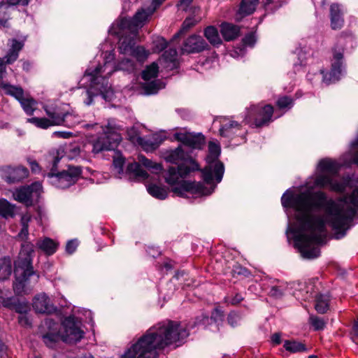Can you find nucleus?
Returning <instances> with one entry per match:
<instances>
[{
  "instance_id": "f257e3e1",
  "label": "nucleus",
  "mask_w": 358,
  "mask_h": 358,
  "mask_svg": "<svg viewBox=\"0 0 358 358\" xmlns=\"http://www.w3.org/2000/svg\"><path fill=\"white\" fill-rule=\"evenodd\" d=\"M281 203L285 208L295 210L296 227L291 229L296 247L302 256L314 259L320 256L316 245H322L326 238V224L334 231L336 239L344 237L352 226L358 208V189L338 201L328 199L321 191L313 194L301 192L297 194L284 193Z\"/></svg>"
},
{
  "instance_id": "f03ea898",
  "label": "nucleus",
  "mask_w": 358,
  "mask_h": 358,
  "mask_svg": "<svg viewBox=\"0 0 358 358\" xmlns=\"http://www.w3.org/2000/svg\"><path fill=\"white\" fill-rule=\"evenodd\" d=\"M166 162L176 164L177 167L170 166L164 172L165 182L171 187V191L178 196L185 197L187 193L202 196L210 195L213 190L208 189L201 182L183 180L191 172L199 169V166L182 146H178L165 154Z\"/></svg>"
},
{
  "instance_id": "7ed1b4c3",
  "label": "nucleus",
  "mask_w": 358,
  "mask_h": 358,
  "mask_svg": "<svg viewBox=\"0 0 358 358\" xmlns=\"http://www.w3.org/2000/svg\"><path fill=\"white\" fill-rule=\"evenodd\" d=\"M34 245L30 242H24L21 245V250L17 259L14 262L15 281L13 290L17 295L27 294L31 290V279L34 284L38 282L39 274L34 271L32 257Z\"/></svg>"
},
{
  "instance_id": "20e7f679",
  "label": "nucleus",
  "mask_w": 358,
  "mask_h": 358,
  "mask_svg": "<svg viewBox=\"0 0 358 358\" xmlns=\"http://www.w3.org/2000/svg\"><path fill=\"white\" fill-rule=\"evenodd\" d=\"M185 337H141L120 358H157V350L176 348L185 343Z\"/></svg>"
},
{
  "instance_id": "39448f33",
  "label": "nucleus",
  "mask_w": 358,
  "mask_h": 358,
  "mask_svg": "<svg viewBox=\"0 0 358 358\" xmlns=\"http://www.w3.org/2000/svg\"><path fill=\"white\" fill-rule=\"evenodd\" d=\"M339 169L340 165L336 162L329 159H322L318 164V173L314 180L315 186L320 188L327 187L338 192H344L350 180L344 178L342 182L336 180Z\"/></svg>"
},
{
  "instance_id": "423d86ee",
  "label": "nucleus",
  "mask_w": 358,
  "mask_h": 358,
  "mask_svg": "<svg viewBox=\"0 0 358 358\" xmlns=\"http://www.w3.org/2000/svg\"><path fill=\"white\" fill-rule=\"evenodd\" d=\"M108 66V62H106L103 66L99 64L93 70L87 69L83 78L89 82L90 90L99 93L104 99H111L113 95L108 77L103 76Z\"/></svg>"
},
{
  "instance_id": "0eeeda50",
  "label": "nucleus",
  "mask_w": 358,
  "mask_h": 358,
  "mask_svg": "<svg viewBox=\"0 0 358 358\" xmlns=\"http://www.w3.org/2000/svg\"><path fill=\"white\" fill-rule=\"evenodd\" d=\"M121 127L109 122L103 133L90 143L92 152L98 154L105 150H114L122 140Z\"/></svg>"
},
{
  "instance_id": "6e6552de",
  "label": "nucleus",
  "mask_w": 358,
  "mask_h": 358,
  "mask_svg": "<svg viewBox=\"0 0 358 358\" xmlns=\"http://www.w3.org/2000/svg\"><path fill=\"white\" fill-rule=\"evenodd\" d=\"M208 150L209 154L206 157L208 165L201 171L203 179L207 184H210L215 175L217 182H220L224 172V164L217 160L220 152V147L216 143L210 142Z\"/></svg>"
},
{
  "instance_id": "1a4fd4ad",
  "label": "nucleus",
  "mask_w": 358,
  "mask_h": 358,
  "mask_svg": "<svg viewBox=\"0 0 358 358\" xmlns=\"http://www.w3.org/2000/svg\"><path fill=\"white\" fill-rule=\"evenodd\" d=\"M59 159L55 157L53 160L51 171L45 176L50 180V182L57 188L65 189L73 185L81 175L82 171L80 166H69L66 171L55 173L54 168L57 166Z\"/></svg>"
},
{
  "instance_id": "9d476101",
  "label": "nucleus",
  "mask_w": 358,
  "mask_h": 358,
  "mask_svg": "<svg viewBox=\"0 0 358 358\" xmlns=\"http://www.w3.org/2000/svg\"><path fill=\"white\" fill-rule=\"evenodd\" d=\"M192 327L185 322L166 320L150 327L143 336H189Z\"/></svg>"
},
{
  "instance_id": "9b49d317",
  "label": "nucleus",
  "mask_w": 358,
  "mask_h": 358,
  "mask_svg": "<svg viewBox=\"0 0 358 358\" xmlns=\"http://www.w3.org/2000/svg\"><path fill=\"white\" fill-rule=\"evenodd\" d=\"M157 7L152 3L147 8H141L138 10L132 18H122L117 26L122 30L128 29V31L137 32L139 27H141L148 17L155 11Z\"/></svg>"
},
{
  "instance_id": "f8f14e48",
  "label": "nucleus",
  "mask_w": 358,
  "mask_h": 358,
  "mask_svg": "<svg viewBox=\"0 0 358 358\" xmlns=\"http://www.w3.org/2000/svg\"><path fill=\"white\" fill-rule=\"evenodd\" d=\"M273 113V108L270 104L264 106L252 105L247 112L245 121L249 123L253 120L256 127H262L267 125L271 121Z\"/></svg>"
},
{
  "instance_id": "ddd939ff",
  "label": "nucleus",
  "mask_w": 358,
  "mask_h": 358,
  "mask_svg": "<svg viewBox=\"0 0 358 358\" xmlns=\"http://www.w3.org/2000/svg\"><path fill=\"white\" fill-rule=\"evenodd\" d=\"M41 193V183L35 182L30 185L17 189L13 195L15 200L18 202L24 204L26 206H31L34 202L38 201Z\"/></svg>"
},
{
  "instance_id": "4468645a",
  "label": "nucleus",
  "mask_w": 358,
  "mask_h": 358,
  "mask_svg": "<svg viewBox=\"0 0 358 358\" xmlns=\"http://www.w3.org/2000/svg\"><path fill=\"white\" fill-rule=\"evenodd\" d=\"M344 48L343 46L336 45L333 49L334 62L331 64V71L324 73V71H321L323 74V82L329 85L338 81L342 73V59L343 58Z\"/></svg>"
},
{
  "instance_id": "2eb2a0df",
  "label": "nucleus",
  "mask_w": 358,
  "mask_h": 358,
  "mask_svg": "<svg viewBox=\"0 0 358 358\" xmlns=\"http://www.w3.org/2000/svg\"><path fill=\"white\" fill-rule=\"evenodd\" d=\"M28 176V169L22 166H4L0 168V176L9 184L20 182Z\"/></svg>"
},
{
  "instance_id": "dca6fc26",
  "label": "nucleus",
  "mask_w": 358,
  "mask_h": 358,
  "mask_svg": "<svg viewBox=\"0 0 358 358\" xmlns=\"http://www.w3.org/2000/svg\"><path fill=\"white\" fill-rule=\"evenodd\" d=\"M117 30H114L113 34L120 36L118 49L121 54L129 55L132 48L136 45L137 32L122 30L117 26Z\"/></svg>"
},
{
  "instance_id": "f3484780",
  "label": "nucleus",
  "mask_w": 358,
  "mask_h": 358,
  "mask_svg": "<svg viewBox=\"0 0 358 358\" xmlns=\"http://www.w3.org/2000/svg\"><path fill=\"white\" fill-rule=\"evenodd\" d=\"M44 110L49 117L48 119L50 120L54 126H73V124L69 122V120L73 117L71 113H63L58 107L45 106Z\"/></svg>"
},
{
  "instance_id": "a211bd4d",
  "label": "nucleus",
  "mask_w": 358,
  "mask_h": 358,
  "mask_svg": "<svg viewBox=\"0 0 358 358\" xmlns=\"http://www.w3.org/2000/svg\"><path fill=\"white\" fill-rule=\"evenodd\" d=\"M62 324L64 329L66 336H83L84 325L81 320L74 315L66 317Z\"/></svg>"
},
{
  "instance_id": "6ab92c4d",
  "label": "nucleus",
  "mask_w": 358,
  "mask_h": 358,
  "mask_svg": "<svg viewBox=\"0 0 358 358\" xmlns=\"http://www.w3.org/2000/svg\"><path fill=\"white\" fill-rule=\"evenodd\" d=\"M176 138L186 146L185 148L187 150L189 148L201 149L205 143L204 136L201 134L178 133L176 134Z\"/></svg>"
},
{
  "instance_id": "aec40b11",
  "label": "nucleus",
  "mask_w": 358,
  "mask_h": 358,
  "mask_svg": "<svg viewBox=\"0 0 358 358\" xmlns=\"http://www.w3.org/2000/svg\"><path fill=\"white\" fill-rule=\"evenodd\" d=\"M208 48V44L199 35H192L183 43L182 48L184 52L197 53Z\"/></svg>"
},
{
  "instance_id": "412c9836",
  "label": "nucleus",
  "mask_w": 358,
  "mask_h": 358,
  "mask_svg": "<svg viewBox=\"0 0 358 358\" xmlns=\"http://www.w3.org/2000/svg\"><path fill=\"white\" fill-rule=\"evenodd\" d=\"M26 39V36L22 37L20 39L15 38L8 39L7 43L8 50L4 56L6 64H11L17 59L19 53L22 50Z\"/></svg>"
},
{
  "instance_id": "4be33fe9",
  "label": "nucleus",
  "mask_w": 358,
  "mask_h": 358,
  "mask_svg": "<svg viewBox=\"0 0 358 358\" xmlns=\"http://www.w3.org/2000/svg\"><path fill=\"white\" fill-rule=\"evenodd\" d=\"M33 308L39 313L50 314L56 310V308L52 303L50 298L45 294L36 296L33 301Z\"/></svg>"
},
{
  "instance_id": "5701e85b",
  "label": "nucleus",
  "mask_w": 358,
  "mask_h": 358,
  "mask_svg": "<svg viewBox=\"0 0 358 358\" xmlns=\"http://www.w3.org/2000/svg\"><path fill=\"white\" fill-rule=\"evenodd\" d=\"M43 341L49 348H63V344H76L82 337H42Z\"/></svg>"
},
{
  "instance_id": "b1692460",
  "label": "nucleus",
  "mask_w": 358,
  "mask_h": 358,
  "mask_svg": "<svg viewBox=\"0 0 358 358\" xmlns=\"http://www.w3.org/2000/svg\"><path fill=\"white\" fill-rule=\"evenodd\" d=\"M125 175L129 180H143L148 178V173L144 171L141 164L136 162L131 163L127 166Z\"/></svg>"
},
{
  "instance_id": "393cba45",
  "label": "nucleus",
  "mask_w": 358,
  "mask_h": 358,
  "mask_svg": "<svg viewBox=\"0 0 358 358\" xmlns=\"http://www.w3.org/2000/svg\"><path fill=\"white\" fill-rule=\"evenodd\" d=\"M331 27L333 29H340L342 28L344 20L343 12L340 6L337 3H332L330 6Z\"/></svg>"
},
{
  "instance_id": "a878e982",
  "label": "nucleus",
  "mask_w": 358,
  "mask_h": 358,
  "mask_svg": "<svg viewBox=\"0 0 358 358\" xmlns=\"http://www.w3.org/2000/svg\"><path fill=\"white\" fill-rule=\"evenodd\" d=\"M220 33L225 41H231L239 36L240 28L237 25L224 22L220 25Z\"/></svg>"
},
{
  "instance_id": "bb28decb",
  "label": "nucleus",
  "mask_w": 358,
  "mask_h": 358,
  "mask_svg": "<svg viewBox=\"0 0 358 358\" xmlns=\"http://www.w3.org/2000/svg\"><path fill=\"white\" fill-rule=\"evenodd\" d=\"M0 88L4 90L6 94L13 96L18 101L24 96V90L21 87L12 85L4 80H0Z\"/></svg>"
},
{
  "instance_id": "cd10ccee",
  "label": "nucleus",
  "mask_w": 358,
  "mask_h": 358,
  "mask_svg": "<svg viewBox=\"0 0 358 358\" xmlns=\"http://www.w3.org/2000/svg\"><path fill=\"white\" fill-rule=\"evenodd\" d=\"M4 306L14 309L21 315L26 314L29 309L27 303H20L15 299L10 298L4 300L3 302Z\"/></svg>"
},
{
  "instance_id": "c85d7f7f",
  "label": "nucleus",
  "mask_w": 358,
  "mask_h": 358,
  "mask_svg": "<svg viewBox=\"0 0 358 358\" xmlns=\"http://www.w3.org/2000/svg\"><path fill=\"white\" fill-rule=\"evenodd\" d=\"M329 294H319L315 297V308L318 313L324 314L329 310Z\"/></svg>"
},
{
  "instance_id": "c756f323",
  "label": "nucleus",
  "mask_w": 358,
  "mask_h": 358,
  "mask_svg": "<svg viewBox=\"0 0 358 358\" xmlns=\"http://www.w3.org/2000/svg\"><path fill=\"white\" fill-rule=\"evenodd\" d=\"M12 273V260L9 257L0 259V280H7Z\"/></svg>"
},
{
  "instance_id": "7c9ffc66",
  "label": "nucleus",
  "mask_w": 358,
  "mask_h": 358,
  "mask_svg": "<svg viewBox=\"0 0 358 358\" xmlns=\"http://www.w3.org/2000/svg\"><path fill=\"white\" fill-rule=\"evenodd\" d=\"M204 36L208 42L214 45L218 46L222 44V39L220 37L218 30L214 26H208L204 29Z\"/></svg>"
},
{
  "instance_id": "2f4dec72",
  "label": "nucleus",
  "mask_w": 358,
  "mask_h": 358,
  "mask_svg": "<svg viewBox=\"0 0 358 358\" xmlns=\"http://www.w3.org/2000/svg\"><path fill=\"white\" fill-rule=\"evenodd\" d=\"M38 248L47 255H51L56 252L57 244L52 239L46 238L37 243Z\"/></svg>"
},
{
  "instance_id": "473e14b6",
  "label": "nucleus",
  "mask_w": 358,
  "mask_h": 358,
  "mask_svg": "<svg viewBox=\"0 0 358 358\" xmlns=\"http://www.w3.org/2000/svg\"><path fill=\"white\" fill-rule=\"evenodd\" d=\"M147 190L151 196L158 199H165L168 196L166 189L155 184L148 185Z\"/></svg>"
},
{
  "instance_id": "72a5a7b5",
  "label": "nucleus",
  "mask_w": 358,
  "mask_h": 358,
  "mask_svg": "<svg viewBox=\"0 0 358 358\" xmlns=\"http://www.w3.org/2000/svg\"><path fill=\"white\" fill-rule=\"evenodd\" d=\"M15 206L6 199H0V215L5 218L13 217L15 215Z\"/></svg>"
},
{
  "instance_id": "f704fd0d",
  "label": "nucleus",
  "mask_w": 358,
  "mask_h": 358,
  "mask_svg": "<svg viewBox=\"0 0 358 358\" xmlns=\"http://www.w3.org/2000/svg\"><path fill=\"white\" fill-rule=\"evenodd\" d=\"M284 348L287 351L292 353L306 351V348L302 343L295 340H286L284 342Z\"/></svg>"
},
{
  "instance_id": "c9c22d12",
  "label": "nucleus",
  "mask_w": 358,
  "mask_h": 358,
  "mask_svg": "<svg viewBox=\"0 0 358 358\" xmlns=\"http://www.w3.org/2000/svg\"><path fill=\"white\" fill-rule=\"evenodd\" d=\"M258 0H243L241 1L239 12L244 15L252 14L256 8Z\"/></svg>"
},
{
  "instance_id": "e433bc0d",
  "label": "nucleus",
  "mask_w": 358,
  "mask_h": 358,
  "mask_svg": "<svg viewBox=\"0 0 358 358\" xmlns=\"http://www.w3.org/2000/svg\"><path fill=\"white\" fill-rule=\"evenodd\" d=\"M138 161L141 164L150 170L153 173H158L162 169L161 164L153 162L143 155L138 156Z\"/></svg>"
},
{
  "instance_id": "4c0bfd02",
  "label": "nucleus",
  "mask_w": 358,
  "mask_h": 358,
  "mask_svg": "<svg viewBox=\"0 0 358 358\" xmlns=\"http://www.w3.org/2000/svg\"><path fill=\"white\" fill-rule=\"evenodd\" d=\"M19 102L27 115H33L37 103L33 98H25L23 96Z\"/></svg>"
},
{
  "instance_id": "58836bf2",
  "label": "nucleus",
  "mask_w": 358,
  "mask_h": 358,
  "mask_svg": "<svg viewBox=\"0 0 358 358\" xmlns=\"http://www.w3.org/2000/svg\"><path fill=\"white\" fill-rule=\"evenodd\" d=\"M159 72L158 65L153 62L150 66H148L142 72V78L145 81H149L151 79L155 78Z\"/></svg>"
},
{
  "instance_id": "ea45409f",
  "label": "nucleus",
  "mask_w": 358,
  "mask_h": 358,
  "mask_svg": "<svg viewBox=\"0 0 358 358\" xmlns=\"http://www.w3.org/2000/svg\"><path fill=\"white\" fill-rule=\"evenodd\" d=\"M27 122L34 124L36 127L46 129L52 126H54L50 120L46 117H31L27 119Z\"/></svg>"
},
{
  "instance_id": "a19ab883",
  "label": "nucleus",
  "mask_w": 358,
  "mask_h": 358,
  "mask_svg": "<svg viewBox=\"0 0 358 358\" xmlns=\"http://www.w3.org/2000/svg\"><path fill=\"white\" fill-rule=\"evenodd\" d=\"M178 52L175 48H169L162 55V59L166 63L172 64L171 68L176 67Z\"/></svg>"
},
{
  "instance_id": "79ce46f5",
  "label": "nucleus",
  "mask_w": 358,
  "mask_h": 358,
  "mask_svg": "<svg viewBox=\"0 0 358 358\" xmlns=\"http://www.w3.org/2000/svg\"><path fill=\"white\" fill-rule=\"evenodd\" d=\"M144 84L143 89L147 94H154L157 93L159 89L163 88L162 83L159 80H152Z\"/></svg>"
},
{
  "instance_id": "37998d69",
  "label": "nucleus",
  "mask_w": 358,
  "mask_h": 358,
  "mask_svg": "<svg viewBox=\"0 0 358 358\" xmlns=\"http://www.w3.org/2000/svg\"><path fill=\"white\" fill-rule=\"evenodd\" d=\"M149 52L145 50V49L142 46H136L134 45V48H132L129 55L133 56L137 60L140 62L145 61L148 57Z\"/></svg>"
},
{
  "instance_id": "c03bdc74",
  "label": "nucleus",
  "mask_w": 358,
  "mask_h": 358,
  "mask_svg": "<svg viewBox=\"0 0 358 358\" xmlns=\"http://www.w3.org/2000/svg\"><path fill=\"white\" fill-rule=\"evenodd\" d=\"M199 21V20H196L194 17H187L182 22L180 31L177 33L174 37H178L180 34L188 31L192 27L196 25Z\"/></svg>"
},
{
  "instance_id": "a18cd8bd",
  "label": "nucleus",
  "mask_w": 358,
  "mask_h": 358,
  "mask_svg": "<svg viewBox=\"0 0 358 358\" xmlns=\"http://www.w3.org/2000/svg\"><path fill=\"white\" fill-rule=\"evenodd\" d=\"M135 69L134 62L128 58L122 59L117 64L116 70L131 72Z\"/></svg>"
},
{
  "instance_id": "49530a36",
  "label": "nucleus",
  "mask_w": 358,
  "mask_h": 358,
  "mask_svg": "<svg viewBox=\"0 0 358 358\" xmlns=\"http://www.w3.org/2000/svg\"><path fill=\"white\" fill-rule=\"evenodd\" d=\"M124 164V158L122 156V155L117 153L115 157H113V166L115 169L117 173L118 174L117 177L121 178V175L124 173L123 172V166Z\"/></svg>"
},
{
  "instance_id": "de8ad7c7",
  "label": "nucleus",
  "mask_w": 358,
  "mask_h": 358,
  "mask_svg": "<svg viewBox=\"0 0 358 358\" xmlns=\"http://www.w3.org/2000/svg\"><path fill=\"white\" fill-rule=\"evenodd\" d=\"M242 319L241 315L236 311H231L227 316V322L232 327H237Z\"/></svg>"
},
{
  "instance_id": "09e8293b",
  "label": "nucleus",
  "mask_w": 358,
  "mask_h": 358,
  "mask_svg": "<svg viewBox=\"0 0 358 358\" xmlns=\"http://www.w3.org/2000/svg\"><path fill=\"white\" fill-rule=\"evenodd\" d=\"M240 124L236 122V121H231L229 123H227L224 124L220 129V133L223 136H230V131L233 128L237 127L239 128Z\"/></svg>"
},
{
  "instance_id": "8fccbe9b",
  "label": "nucleus",
  "mask_w": 358,
  "mask_h": 358,
  "mask_svg": "<svg viewBox=\"0 0 358 358\" xmlns=\"http://www.w3.org/2000/svg\"><path fill=\"white\" fill-rule=\"evenodd\" d=\"M7 3H0V13L2 12L4 9L8 8L10 6L15 5H22L27 6L28 5L29 0H6Z\"/></svg>"
},
{
  "instance_id": "3c124183",
  "label": "nucleus",
  "mask_w": 358,
  "mask_h": 358,
  "mask_svg": "<svg viewBox=\"0 0 358 358\" xmlns=\"http://www.w3.org/2000/svg\"><path fill=\"white\" fill-rule=\"evenodd\" d=\"M277 106L280 109L290 108L293 106V99L287 96L280 97L277 101Z\"/></svg>"
},
{
  "instance_id": "603ef678",
  "label": "nucleus",
  "mask_w": 358,
  "mask_h": 358,
  "mask_svg": "<svg viewBox=\"0 0 358 358\" xmlns=\"http://www.w3.org/2000/svg\"><path fill=\"white\" fill-rule=\"evenodd\" d=\"M232 273L234 276L243 275L245 277H248L250 275V272L246 268H244L239 264L234 266Z\"/></svg>"
},
{
  "instance_id": "864d4df0",
  "label": "nucleus",
  "mask_w": 358,
  "mask_h": 358,
  "mask_svg": "<svg viewBox=\"0 0 358 358\" xmlns=\"http://www.w3.org/2000/svg\"><path fill=\"white\" fill-rule=\"evenodd\" d=\"M310 324L314 328L315 330L318 331L321 330L324 327V321L317 317H310Z\"/></svg>"
},
{
  "instance_id": "5fc2aeb1",
  "label": "nucleus",
  "mask_w": 358,
  "mask_h": 358,
  "mask_svg": "<svg viewBox=\"0 0 358 358\" xmlns=\"http://www.w3.org/2000/svg\"><path fill=\"white\" fill-rule=\"evenodd\" d=\"M139 143L142 145L144 150L146 151H152L155 150L157 148L158 144L157 143L150 141H146L143 142V139L141 138H138Z\"/></svg>"
},
{
  "instance_id": "6e6d98bb",
  "label": "nucleus",
  "mask_w": 358,
  "mask_h": 358,
  "mask_svg": "<svg viewBox=\"0 0 358 358\" xmlns=\"http://www.w3.org/2000/svg\"><path fill=\"white\" fill-rule=\"evenodd\" d=\"M224 312L219 308H215L213 310L210 316L211 320H214L215 322L222 321L224 320Z\"/></svg>"
},
{
  "instance_id": "4d7b16f0",
  "label": "nucleus",
  "mask_w": 358,
  "mask_h": 358,
  "mask_svg": "<svg viewBox=\"0 0 358 358\" xmlns=\"http://www.w3.org/2000/svg\"><path fill=\"white\" fill-rule=\"evenodd\" d=\"M167 47V42L164 38H158L155 41V50L157 52L163 51Z\"/></svg>"
},
{
  "instance_id": "13d9d810",
  "label": "nucleus",
  "mask_w": 358,
  "mask_h": 358,
  "mask_svg": "<svg viewBox=\"0 0 358 358\" xmlns=\"http://www.w3.org/2000/svg\"><path fill=\"white\" fill-rule=\"evenodd\" d=\"M78 245V242L76 239L69 241L66 245V252L70 255L73 254Z\"/></svg>"
},
{
  "instance_id": "bf43d9fd",
  "label": "nucleus",
  "mask_w": 358,
  "mask_h": 358,
  "mask_svg": "<svg viewBox=\"0 0 358 358\" xmlns=\"http://www.w3.org/2000/svg\"><path fill=\"white\" fill-rule=\"evenodd\" d=\"M99 94H100L95 91L93 92V90H92L90 89L86 90L85 95L87 96V99L84 101L85 104L87 106L91 105L93 102V97L95 96H97Z\"/></svg>"
},
{
  "instance_id": "052dcab7",
  "label": "nucleus",
  "mask_w": 358,
  "mask_h": 358,
  "mask_svg": "<svg viewBox=\"0 0 358 358\" xmlns=\"http://www.w3.org/2000/svg\"><path fill=\"white\" fill-rule=\"evenodd\" d=\"M243 42L244 45L248 46H253L256 42V38L254 33L248 34L243 38Z\"/></svg>"
},
{
  "instance_id": "680f3d73",
  "label": "nucleus",
  "mask_w": 358,
  "mask_h": 358,
  "mask_svg": "<svg viewBox=\"0 0 358 358\" xmlns=\"http://www.w3.org/2000/svg\"><path fill=\"white\" fill-rule=\"evenodd\" d=\"M269 295L273 298L279 299L283 296V292L279 287L273 286L269 291Z\"/></svg>"
},
{
  "instance_id": "e2e57ef3",
  "label": "nucleus",
  "mask_w": 358,
  "mask_h": 358,
  "mask_svg": "<svg viewBox=\"0 0 358 358\" xmlns=\"http://www.w3.org/2000/svg\"><path fill=\"white\" fill-rule=\"evenodd\" d=\"M6 59L0 57V80H3V77L5 73H6Z\"/></svg>"
},
{
  "instance_id": "0e129e2a",
  "label": "nucleus",
  "mask_w": 358,
  "mask_h": 358,
  "mask_svg": "<svg viewBox=\"0 0 358 358\" xmlns=\"http://www.w3.org/2000/svg\"><path fill=\"white\" fill-rule=\"evenodd\" d=\"M18 322L22 326L24 327H29L31 325L29 319L26 314L20 315L18 317Z\"/></svg>"
},
{
  "instance_id": "69168bd1",
  "label": "nucleus",
  "mask_w": 358,
  "mask_h": 358,
  "mask_svg": "<svg viewBox=\"0 0 358 358\" xmlns=\"http://www.w3.org/2000/svg\"><path fill=\"white\" fill-rule=\"evenodd\" d=\"M243 300V297L240 294H236L229 301L231 305H237Z\"/></svg>"
},
{
  "instance_id": "338daca9",
  "label": "nucleus",
  "mask_w": 358,
  "mask_h": 358,
  "mask_svg": "<svg viewBox=\"0 0 358 358\" xmlns=\"http://www.w3.org/2000/svg\"><path fill=\"white\" fill-rule=\"evenodd\" d=\"M30 168L34 173H38L40 171L39 165L35 160L28 159Z\"/></svg>"
},
{
  "instance_id": "774afa93",
  "label": "nucleus",
  "mask_w": 358,
  "mask_h": 358,
  "mask_svg": "<svg viewBox=\"0 0 358 358\" xmlns=\"http://www.w3.org/2000/svg\"><path fill=\"white\" fill-rule=\"evenodd\" d=\"M31 220V215L28 213L23 215L21 217L22 227H29V222Z\"/></svg>"
}]
</instances>
